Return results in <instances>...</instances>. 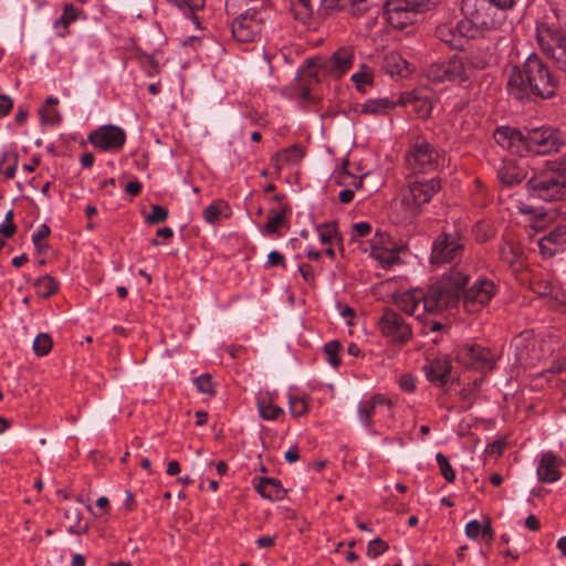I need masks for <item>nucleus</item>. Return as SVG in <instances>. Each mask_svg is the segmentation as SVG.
<instances>
[{
    "label": "nucleus",
    "instance_id": "f257e3e1",
    "mask_svg": "<svg viewBox=\"0 0 566 566\" xmlns=\"http://www.w3.org/2000/svg\"><path fill=\"white\" fill-rule=\"evenodd\" d=\"M506 88L512 97L520 101L532 96L551 98L557 91V80L544 61L532 53L521 65L507 71Z\"/></svg>",
    "mask_w": 566,
    "mask_h": 566
},
{
    "label": "nucleus",
    "instance_id": "f03ea898",
    "mask_svg": "<svg viewBox=\"0 0 566 566\" xmlns=\"http://www.w3.org/2000/svg\"><path fill=\"white\" fill-rule=\"evenodd\" d=\"M469 281V274L459 268L444 273L439 281L424 290L422 312L442 314L460 303V293Z\"/></svg>",
    "mask_w": 566,
    "mask_h": 566
},
{
    "label": "nucleus",
    "instance_id": "7ed1b4c3",
    "mask_svg": "<svg viewBox=\"0 0 566 566\" xmlns=\"http://www.w3.org/2000/svg\"><path fill=\"white\" fill-rule=\"evenodd\" d=\"M515 0H462L461 13L472 30L479 35L484 31L497 29L506 19L507 10Z\"/></svg>",
    "mask_w": 566,
    "mask_h": 566
},
{
    "label": "nucleus",
    "instance_id": "20e7f679",
    "mask_svg": "<svg viewBox=\"0 0 566 566\" xmlns=\"http://www.w3.org/2000/svg\"><path fill=\"white\" fill-rule=\"evenodd\" d=\"M527 188L533 197L545 201L565 199L566 158L547 161L545 167L527 181Z\"/></svg>",
    "mask_w": 566,
    "mask_h": 566
},
{
    "label": "nucleus",
    "instance_id": "39448f33",
    "mask_svg": "<svg viewBox=\"0 0 566 566\" xmlns=\"http://www.w3.org/2000/svg\"><path fill=\"white\" fill-rule=\"evenodd\" d=\"M354 60V46L344 45L333 52L329 57L316 56L306 60L304 71L315 81H318V72L338 80L352 69Z\"/></svg>",
    "mask_w": 566,
    "mask_h": 566
},
{
    "label": "nucleus",
    "instance_id": "423d86ee",
    "mask_svg": "<svg viewBox=\"0 0 566 566\" xmlns=\"http://www.w3.org/2000/svg\"><path fill=\"white\" fill-rule=\"evenodd\" d=\"M472 66L468 59L453 55L430 63L424 70V75L433 84L463 83L470 78Z\"/></svg>",
    "mask_w": 566,
    "mask_h": 566
},
{
    "label": "nucleus",
    "instance_id": "0eeeda50",
    "mask_svg": "<svg viewBox=\"0 0 566 566\" xmlns=\"http://www.w3.org/2000/svg\"><path fill=\"white\" fill-rule=\"evenodd\" d=\"M441 153L423 136H416L406 151V165L413 174H428L438 169Z\"/></svg>",
    "mask_w": 566,
    "mask_h": 566
},
{
    "label": "nucleus",
    "instance_id": "6e6552de",
    "mask_svg": "<svg viewBox=\"0 0 566 566\" xmlns=\"http://www.w3.org/2000/svg\"><path fill=\"white\" fill-rule=\"evenodd\" d=\"M441 189V181L438 178L411 180L400 200L406 209V219H415L424 205L429 203L433 196Z\"/></svg>",
    "mask_w": 566,
    "mask_h": 566
},
{
    "label": "nucleus",
    "instance_id": "1a4fd4ad",
    "mask_svg": "<svg viewBox=\"0 0 566 566\" xmlns=\"http://www.w3.org/2000/svg\"><path fill=\"white\" fill-rule=\"evenodd\" d=\"M536 40L544 54L566 73V31L547 23H538Z\"/></svg>",
    "mask_w": 566,
    "mask_h": 566
},
{
    "label": "nucleus",
    "instance_id": "9d476101",
    "mask_svg": "<svg viewBox=\"0 0 566 566\" xmlns=\"http://www.w3.org/2000/svg\"><path fill=\"white\" fill-rule=\"evenodd\" d=\"M564 145L560 132L552 126L524 130V151L546 156L559 151Z\"/></svg>",
    "mask_w": 566,
    "mask_h": 566
},
{
    "label": "nucleus",
    "instance_id": "9b49d317",
    "mask_svg": "<svg viewBox=\"0 0 566 566\" xmlns=\"http://www.w3.org/2000/svg\"><path fill=\"white\" fill-rule=\"evenodd\" d=\"M499 293V286L490 279L480 277L470 287L460 293V301L465 312H481Z\"/></svg>",
    "mask_w": 566,
    "mask_h": 566
},
{
    "label": "nucleus",
    "instance_id": "f8f14e48",
    "mask_svg": "<svg viewBox=\"0 0 566 566\" xmlns=\"http://www.w3.org/2000/svg\"><path fill=\"white\" fill-rule=\"evenodd\" d=\"M382 336L395 344H406L412 338L411 324L400 313L386 308L378 321Z\"/></svg>",
    "mask_w": 566,
    "mask_h": 566
},
{
    "label": "nucleus",
    "instance_id": "ddd939ff",
    "mask_svg": "<svg viewBox=\"0 0 566 566\" xmlns=\"http://www.w3.org/2000/svg\"><path fill=\"white\" fill-rule=\"evenodd\" d=\"M455 359L467 368H472L481 373L491 371L496 361L495 355L480 345L465 344L455 352Z\"/></svg>",
    "mask_w": 566,
    "mask_h": 566
},
{
    "label": "nucleus",
    "instance_id": "4468645a",
    "mask_svg": "<svg viewBox=\"0 0 566 566\" xmlns=\"http://www.w3.org/2000/svg\"><path fill=\"white\" fill-rule=\"evenodd\" d=\"M437 38L452 49H462L465 40L474 39L478 34L468 21L449 20L440 23L436 29Z\"/></svg>",
    "mask_w": 566,
    "mask_h": 566
},
{
    "label": "nucleus",
    "instance_id": "2eb2a0df",
    "mask_svg": "<svg viewBox=\"0 0 566 566\" xmlns=\"http://www.w3.org/2000/svg\"><path fill=\"white\" fill-rule=\"evenodd\" d=\"M463 242L457 232L439 235L432 244L431 262H451L463 251Z\"/></svg>",
    "mask_w": 566,
    "mask_h": 566
},
{
    "label": "nucleus",
    "instance_id": "dca6fc26",
    "mask_svg": "<svg viewBox=\"0 0 566 566\" xmlns=\"http://www.w3.org/2000/svg\"><path fill=\"white\" fill-rule=\"evenodd\" d=\"M90 143L101 150H119L126 142L124 129L115 125H105L88 135Z\"/></svg>",
    "mask_w": 566,
    "mask_h": 566
},
{
    "label": "nucleus",
    "instance_id": "f3484780",
    "mask_svg": "<svg viewBox=\"0 0 566 566\" xmlns=\"http://www.w3.org/2000/svg\"><path fill=\"white\" fill-rule=\"evenodd\" d=\"M416 13L407 0H387L384 4V17L396 29L411 24Z\"/></svg>",
    "mask_w": 566,
    "mask_h": 566
},
{
    "label": "nucleus",
    "instance_id": "a211bd4d",
    "mask_svg": "<svg viewBox=\"0 0 566 566\" xmlns=\"http://www.w3.org/2000/svg\"><path fill=\"white\" fill-rule=\"evenodd\" d=\"M261 22L255 12L245 11L234 19L231 25L233 38L243 43L253 42L261 32Z\"/></svg>",
    "mask_w": 566,
    "mask_h": 566
},
{
    "label": "nucleus",
    "instance_id": "6ab92c4d",
    "mask_svg": "<svg viewBox=\"0 0 566 566\" xmlns=\"http://www.w3.org/2000/svg\"><path fill=\"white\" fill-rule=\"evenodd\" d=\"M395 402L382 394H375L370 398L359 402L357 408V417L361 426L367 429L373 427V415L378 407H387L389 409V418L395 419Z\"/></svg>",
    "mask_w": 566,
    "mask_h": 566
},
{
    "label": "nucleus",
    "instance_id": "aec40b11",
    "mask_svg": "<svg viewBox=\"0 0 566 566\" xmlns=\"http://www.w3.org/2000/svg\"><path fill=\"white\" fill-rule=\"evenodd\" d=\"M563 463V459L552 451L542 453L536 469L538 481L543 483L557 482L562 478L560 467Z\"/></svg>",
    "mask_w": 566,
    "mask_h": 566
},
{
    "label": "nucleus",
    "instance_id": "412c9836",
    "mask_svg": "<svg viewBox=\"0 0 566 566\" xmlns=\"http://www.w3.org/2000/svg\"><path fill=\"white\" fill-rule=\"evenodd\" d=\"M494 139L496 144L513 154L524 153V132L510 126H502L495 129Z\"/></svg>",
    "mask_w": 566,
    "mask_h": 566
},
{
    "label": "nucleus",
    "instance_id": "4be33fe9",
    "mask_svg": "<svg viewBox=\"0 0 566 566\" xmlns=\"http://www.w3.org/2000/svg\"><path fill=\"white\" fill-rule=\"evenodd\" d=\"M451 370V360L447 356L429 359L423 366L427 379L439 387H443L449 381Z\"/></svg>",
    "mask_w": 566,
    "mask_h": 566
},
{
    "label": "nucleus",
    "instance_id": "5701e85b",
    "mask_svg": "<svg viewBox=\"0 0 566 566\" xmlns=\"http://www.w3.org/2000/svg\"><path fill=\"white\" fill-rule=\"evenodd\" d=\"M424 297V290L412 289L398 295L396 298L397 306L410 316L421 317Z\"/></svg>",
    "mask_w": 566,
    "mask_h": 566
},
{
    "label": "nucleus",
    "instance_id": "b1692460",
    "mask_svg": "<svg viewBox=\"0 0 566 566\" xmlns=\"http://www.w3.org/2000/svg\"><path fill=\"white\" fill-rule=\"evenodd\" d=\"M326 10L336 9L352 17H361L371 8V0H322Z\"/></svg>",
    "mask_w": 566,
    "mask_h": 566
},
{
    "label": "nucleus",
    "instance_id": "393cba45",
    "mask_svg": "<svg viewBox=\"0 0 566 566\" xmlns=\"http://www.w3.org/2000/svg\"><path fill=\"white\" fill-rule=\"evenodd\" d=\"M566 244V226H559L538 241L543 255L553 256Z\"/></svg>",
    "mask_w": 566,
    "mask_h": 566
},
{
    "label": "nucleus",
    "instance_id": "a878e982",
    "mask_svg": "<svg viewBox=\"0 0 566 566\" xmlns=\"http://www.w3.org/2000/svg\"><path fill=\"white\" fill-rule=\"evenodd\" d=\"M256 492L266 500L279 501L285 495V490L280 480L274 478H259L253 482Z\"/></svg>",
    "mask_w": 566,
    "mask_h": 566
},
{
    "label": "nucleus",
    "instance_id": "bb28decb",
    "mask_svg": "<svg viewBox=\"0 0 566 566\" xmlns=\"http://www.w3.org/2000/svg\"><path fill=\"white\" fill-rule=\"evenodd\" d=\"M291 212V208L287 205L281 206L280 209H271L268 214V221L264 226V232L268 234H274L277 230L283 227L286 222V216Z\"/></svg>",
    "mask_w": 566,
    "mask_h": 566
},
{
    "label": "nucleus",
    "instance_id": "cd10ccee",
    "mask_svg": "<svg viewBox=\"0 0 566 566\" xmlns=\"http://www.w3.org/2000/svg\"><path fill=\"white\" fill-rule=\"evenodd\" d=\"M396 106V103L387 97L385 98H373L367 99L361 105V114H370L375 116L379 115H386L388 114L394 107Z\"/></svg>",
    "mask_w": 566,
    "mask_h": 566
},
{
    "label": "nucleus",
    "instance_id": "c85d7f7f",
    "mask_svg": "<svg viewBox=\"0 0 566 566\" xmlns=\"http://www.w3.org/2000/svg\"><path fill=\"white\" fill-rule=\"evenodd\" d=\"M206 6V0H179V10L182 11L185 18L192 22L198 29H201L200 20L197 15Z\"/></svg>",
    "mask_w": 566,
    "mask_h": 566
},
{
    "label": "nucleus",
    "instance_id": "c756f323",
    "mask_svg": "<svg viewBox=\"0 0 566 566\" xmlns=\"http://www.w3.org/2000/svg\"><path fill=\"white\" fill-rule=\"evenodd\" d=\"M377 243L378 242H375L371 245L370 254L375 260H377L381 264L382 268L388 269L399 261L398 250L381 248L378 247Z\"/></svg>",
    "mask_w": 566,
    "mask_h": 566
},
{
    "label": "nucleus",
    "instance_id": "7c9ffc66",
    "mask_svg": "<svg viewBox=\"0 0 566 566\" xmlns=\"http://www.w3.org/2000/svg\"><path fill=\"white\" fill-rule=\"evenodd\" d=\"M465 534L469 538L476 539L480 536L486 542L493 539V531L490 521L481 524L478 520H472L465 525Z\"/></svg>",
    "mask_w": 566,
    "mask_h": 566
},
{
    "label": "nucleus",
    "instance_id": "2f4dec72",
    "mask_svg": "<svg viewBox=\"0 0 566 566\" xmlns=\"http://www.w3.org/2000/svg\"><path fill=\"white\" fill-rule=\"evenodd\" d=\"M228 217H229V207L222 200L212 202L210 206H208L203 210V219L208 223H211V224L220 221L221 219H226Z\"/></svg>",
    "mask_w": 566,
    "mask_h": 566
},
{
    "label": "nucleus",
    "instance_id": "473e14b6",
    "mask_svg": "<svg viewBox=\"0 0 566 566\" xmlns=\"http://www.w3.org/2000/svg\"><path fill=\"white\" fill-rule=\"evenodd\" d=\"M18 154L14 151H4L0 156V174L6 180L12 179L18 167Z\"/></svg>",
    "mask_w": 566,
    "mask_h": 566
},
{
    "label": "nucleus",
    "instance_id": "72a5a7b5",
    "mask_svg": "<svg viewBox=\"0 0 566 566\" xmlns=\"http://www.w3.org/2000/svg\"><path fill=\"white\" fill-rule=\"evenodd\" d=\"M34 286L36 294L44 298L52 296L57 291V282L51 275L40 276Z\"/></svg>",
    "mask_w": 566,
    "mask_h": 566
},
{
    "label": "nucleus",
    "instance_id": "f704fd0d",
    "mask_svg": "<svg viewBox=\"0 0 566 566\" xmlns=\"http://www.w3.org/2000/svg\"><path fill=\"white\" fill-rule=\"evenodd\" d=\"M289 409L292 417L304 416L308 411V403L303 395L290 392L287 397Z\"/></svg>",
    "mask_w": 566,
    "mask_h": 566
},
{
    "label": "nucleus",
    "instance_id": "c9c22d12",
    "mask_svg": "<svg viewBox=\"0 0 566 566\" xmlns=\"http://www.w3.org/2000/svg\"><path fill=\"white\" fill-rule=\"evenodd\" d=\"M258 410L261 418L264 420H276L284 413V410L281 407L275 406L270 401H265L264 399L258 401Z\"/></svg>",
    "mask_w": 566,
    "mask_h": 566
},
{
    "label": "nucleus",
    "instance_id": "e433bc0d",
    "mask_svg": "<svg viewBox=\"0 0 566 566\" xmlns=\"http://www.w3.org/2000/svg\"><path fill=\"white\" fill-rule=\"evenodd\" d=\"M406 61L397 53H389L385 56V69L390 74L402 75Z\"/></svg>",
    "mask_w": 566,
    "mask_h": 566
},
{
    "label": "nucleus",
    "instance_id": "4c0bfd02",
    "mask_svg": "<svg viewBox=\"0 0 566 566\" xmlns=\"http://www.w3.org/2000/svg\"><path fill=\"white\" fill-rule=\"evenodd\" d=\"M80 13V10L72 3H67L63 8L62 15L54 22V27L59 28L62 25L64 29H66L70 23L75 21L77 19V15Z\"/></svg>",
    "mask_w": 566,
    "mask_h": 566
},
{
    "label": "nucleus",
    "instance_id": "58836bf2",
    "mask_svg": "<svg viewBox=\"0 0 566 566\" xmlns=\"http://www.w3.org/2000/svg\"><path fill=\"white\" fill-rule=\"evenodd\" d=\"M52 338L46 333L39 334L33 342V350L38 356H45L52 349Z\"/></svg>",
    "mask_w": 566,
    "mask_h": 566
},
{
    "label": "nucleus",
    "instance_id": "ea45409f",
    "mask_svg": "<svg viewBox=\"0 0 566 566\" xmlns=\"http://www.w3.org/2000/svg\"><path fill=\"white\" fill-rule=\"evenodd\" d=\"M318 238L323 244H332L337 239V229L334 223H325L317 227Z\"/></svg>",
    "mask_w": 566,
    "mask_h": 566
},
{
    "label": "nucleus",
    "instance_id": "a19ab883",
    "mask_svg": "<svg viewBox=\"0 0 566 566\" xmlns=\"http://www.w3.org/2000/svg\"><path fill=\"white\" fill-rule=\"evenodd\" d=\"M64 517L70 523L67 531L72 534H80L81 512L76 507L67 509L64 511Z\"/></svg>",
    "mask_w": 566,
    "mask_h": 566
},
{
    "label": "nucleus",
    "instance_id": "79ce46f5",
    "mask_svg": "<svg viewBox=\"0 0 566 566\" xmlns=\"http://www.w3.org/2000/svg\"><path fill=\"white\" fill-rule=\"evenodd\" d=\"M340 349V343L338 340H332L324 346V353L326 355L327 361L334 368H337L340 365V359L338 356Z\"/></svg>",
    "mask_w": 566,
    "mask_h": 566
},
{
    "label": "nucleus",
    "instance_id": "37998d69",
    "mask_svg": "<svg viewBox=\"0 0 566 566\" xmlns=\"http://www.w3.org/2000/svg\"><path fill=\"white\" fill-rule=\"evenodd\" d=\"M197 390L201 394L213 395L214 385L209 374H202L193 379Z\"/></svg>",
    "mask_w": 566,
    "mask_h": 566
},
{
    "label": "nucleus",
    "instance_id": "c03bdc74",
    "mask_svg": "<svg viewBox=\"0 0 566 566\" xmlns=\"http://www.w3.org/2000/svg\"><path fill=\"white\" fill-rule=\"evenodd\" d=\"M436 460H437L438 467L440 469L441 475L448 482H453L455 479V473H454V470L452 469L449 460L447 459V457L443 455L442 453H437Z\"/></svg>",
    "mask_w": 566,
    "mask_h": 566
},
{
    "label": "nucleus",
    "instance_id": "a18cd8bd",
    "mask_svg": "<svg viewBox=\"0 0 566 566\" xmlns=\"http://www.w3.org/2000/svg\"><path fill=\"white\" fill-rule=\"evenodd\" d=\"M347 164H348V160L345 159L343 161V165L340 168H338L335 174H334V178H335V182L339 186H344V187H347V188H350L352 187V184L350 181H353V178H354V175H352L348 170H347Z\"/></svg>",
    "mask_w": 566,
    "mask_h": 566
},
{
    "label": "nucleus",
    "instance_id": "49530a36",
    "mask_svg": "<svg viewBox=\"0 0 566 566\" xmlns=\"http://www.w3.org/2000/svg\"><path fill=\"white\" fill-rule=\"evenodd\" d=\"M51 233L50 227L45 223L41 224L39 229L32 234V242L40 253L46 251V245L41 243L42 240L46 239Z\"/></svg>",
    "mask_w": 566,
    "mask_h": 566
},
{
    "label": "nucleus",
    "instance_id": "de8ad7c7",
    "mask_svg": "<svg viewBox=\"0 0 566 566\" xmlns=\"http://www.w3.org/2000/svg\"><path fill=\"white\" fill-rule=\"evenodd\" d=\"M523 178H524V174L522 171L516 170L515 168H512V167H505L501 171V179H502L503 184H505L507 186L520 184L523 180Z\"/></svg>",
    "mask_w": 566,
    "mask_h": 566
},
{
    "label": "nucleus",
    "instance_id": "09e8293b",
    "mask_svg": "<svg viewBox=\"0 0 566 566\" xmlns=\"http://www.w3.org/2000/svg\"><path fill=\"white\" fill-rule=\"evenodd\" d=\"M501 258L509 264H514L518 261L520 250L512 243H505L501 248Z\"/></svg>",
    "mask_w": 566,
    "mask_h": 566
},
{
    "label": "nucleus",
    "instance_id": "8fccbe9b",
    "mask_svg": "<svg viewBox=\"0 0 566 566\" xmlns=\"http://www.w3.org/2000/svg\"><path fill=\"white\" fill-rule=\"evenodd\" d=\"M168 218V210L161 206L153 205L151 213L146 217V222L149 224H158Z\"/></svg>",
    "mask_w": 566,
    "mask_h": 566
},
{
    "label": "nucleus",
    "instance_id": "3c124183",
    "mask_svg": "<svg viewBox=\"0 0 566 566\" xmlns=\"http://www.w3.org/2000/svg\"><path fill=\"white\" fill-rule=\"evenodd\" d=\"M282 157L289 164H296L304 157V150L298 145H293L283 150Z\"/></svg>",
    "mask_w": 566,
    "mask_h": 566
},
{
    "label": "nucleus",
    "instance_id": "603ef678",
    "mask_svg": "<svg viewBox=\"0 0 566 566\" xmlns=\"http://www.w3.org/2000/svg\"><path fill=\"white\" fill-rule=\"evenodd\" d=\"M388 547L389 546L385 541L380 538H375L368 543L367 555L371 558L378 557L381 554H384L388 549Z\"/></svg>",
    "mask_w": 566,
    "mask_h": 566
},
{
    "label": "nucleus",
    "instance_id": "864d4df0",
    "mask_svg": "<svg viewBox=\"0 0 566 566\" xmlns=\"http://www.w3.org/2000/svg\"><path fill=\"white\" fill-rule=\"evenodd\" d=\"M352 81L356 84L357 88L371 82V73L365 64L360 65V71L352 75Z\"/></svg>",
    "mask_w": 566,
    "mask_h": 566
},
{
    "label": "nucleus",
    "instance_id": "5fc2aeb1",
    "mask_svg": "<svg viewBox=\"0 0 566 566\" xmlns=\"http://www.w3.org/2000/svg\"><path fill=\"white\" fill-rule=\"evenodd\" d=\"M459 397L461 401L464 403V409H469L472 407L475 399V387H464L459 391Z\"/></svg>",
    "mask_w": 566,
    "mask_h": 566
},
{
    "label": "nucleus",
    "instance_id": "6e6d98bb",
    "mask_svg": "<svg viewBox=\"0 0 566 566\" xmlns=\"http://www.w3.org/2000/svg\"><path fill=\"white\" fill-rule=\"evenodd\" d=\"M371 232V226L369 222H357L353 226L352 238L357 240L359 238L367 237Z\"/></svg>",
    "mask_w": 566,
    "mask_h": 566
},
{
    "label": "nucleus",
    "instance_id": "4d7b16f0",
    "mask_svg": "<svg viewBox=\"0 0 566 566\" xmlns=\"http://www.w3.org/2000/svg\"><path fill=\"white\" fill-rule=\"evenodd\" d=\"M447 324L436 321V319H427L423 323V333L430 334V333H439L447 329Z\"/></svg>",
    "mask_w": 566,
    "mask_h": 566
},
{
    "label": "nucleus",
    "instance_id": "13d9d810",
    "mask_svg": "<svg viewBox=\"0 0 566 566\" xmlns=\"http://www.w3.org/2000/svg\"><path fill=\"white\" fill-rule=\"evenodd\" d=\"M305 70V65L300 70V74L303 76V77H308V81H306L300 88V96L307 101L311 98V83L312 82H317L315 81L313 77L308 76V74L304 71Z\"/></svg>",
    "mask_w": 566,
    "mask_h": 566
},
{
    "label": "nucleus",
    "instance_id": "bf43d9fd",
    "mask_svg": "<svg viewBox=\"0 0 566 566\" xmlns=\"http://www.w3.org/2000/svg\"><path fill=\"white\" fill-rule=\"evenodd\" d=\"M41 120L43 124H59L61 122V115L57 111H40Z\"/></svg>",
    "mask_w": 566,
    "mask_h": 566
},
{
    "label": "nucleus",
    "instance_id": "052dcab7",
    "mask_svg": "<svg viewBox=\"0 0 566 566\" xmlns=\"http://www.w3.org/2000/svg\"><path fill=\"white\" fill-rule=\"evenodd\" d=\"M417 12L426 11L437 4L438 0H407Z\"/></svg>",
    "mask_w": 566,
    "mask_h": 566
},
{
    "label": "nucleus",
    "instance_id": "680f3d73",
    "mask_svg": "<svg viewBox=\"0 0 566 566\" xmlns=\"http://www.w3.org/2000/svg\"><path fill=\"white\" fill-rule=\"evenodd\" d=\"M400 388L406 392H412L416 389V378L410 374H405L399 380Z\"/></svg>",
    "mask_w": 566,
    "mask_h": 566
},
{
    "label": "nucleus",
    "instance_id": "e2e57ef3",
    "mask_svg": "<svg viewBox=\"0 0 566 566\" xmlns=\"http://www.w3.org/2000/svg\"><path fill=\"white\" fill-rule=\"evenodd\" d=\"M163 239L165 241L171 240L174 238V230L169 227H164L157 230L156 238L151 240L153 245H159V239Z\"/></svg>",
    "mask_w": 566,
    "mask_h": 566
},
{
    "label": "nucleus",
    "instance_id": "0e129e2a",
    "mask_svg": "<svg viewBox=\"0 0 566 566\" xmlns=\"http://www.w3.org/2000/svg\"><path fill=\"white\" fill-rule=\"evenodd\" d=\"M504 450V442L502 441H494L490 444H488L485 449V454L491 458H497L502 454Z\"/></svg>",
    "mask_w": 566,
    "mask_h": 566
},
{
    "label": "nucleus",
    "instance_id": "69168bd1",
    "mask_svg": "<svg viewBox=\"0 0 566 566\" xmlns=\"http://www.w3.org/2000/svg\"><path fill=\"white\" fill-rule=\"evenodd\" d=\"M13 107V101L6 94H0V117H3L10 113Z\"/></svg>",
    "mask_w": 566,
    "mask_h": 566
},
{
    "label": "nucleus",
    "instance_id": "338daca9",
    "mask_svg": "<svg viewBox=\"0 0 566 566\" xmlns=\"http://www.w3.org/2000/svg\"><path fill=\"white\" fill-rule=\"evenodd\" d=\"M268 265L277 266L281 265L285 268L284 256L281 252L273 250L268 255Z\"/></svg>",
    "mask_w": 566,
    "mask_h": 566
},
{
    "label": "nucleus",
    "instance_id": "774afa93",
    "mask_svg": "<svg viewBox=\"0 0 566 566\" xmlns=\"http://www.w3.org/2000/svg\"><path fill=\"white\" fill-rule=\"evenodd\" d=\"M298 271L305 282H307V283L314 282L315 274H314L313 268L310 264H301L298 266Z\"/></svg>",
    "mask_w": 566,
    "mask_h": 566
}]
</instances>
